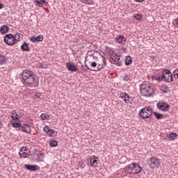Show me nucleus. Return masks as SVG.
I'll use <instances>...</instances> for the list:
<instances>
[{
    "label": "nucleus",
    "instance_id": "obj_1",
    "mask_svg": "<svg viewBox=\"0 0 178 178\" xmlns=\"http://www.w3.org/2000/svg\"><path fill=\"white\" fill-rule=\"evenodd\" d=\"M20 79L23 84L31 86L34 84V81H35V75L33 73V72L25 70L22 72Z\"/></svg>",
    "mask_w": 178,
    "mask_h": 178
},
{
    "label": "nucleus",
    "instance_id": "obj_2",
    "mask_svg": "<svg viewBox=\"0 0 178 178\" xmlns=\"http://www.w3.org/2000/svg\"><path fill=\"white\" fill-rule=\"evenodd\" d=\"M140 94L143 97H151L154 94V85L150 83H145L140 85Z\"/></svg>",
    "mask_w": 178,
    "mask_h": 178
},
{
    "label": "nucleus",
    "instance_id": "obj_3",
    "mask_svg": "<svg viewBox=\"0 0 178 178\" xmlns=\"http://www.w3.org/2000/svg\"><path fill=\"white\" fill-rule=\"evenodd\" d=\"M125 170L129 173H131L132 175H138L143 172V168L140 165L133 163L129 164L125 167Z\"/></svg>",
    "mask_w": 178,
    "mask_h": 178
},
{
    "label": "nucleus",
    "instance_id": "obj_4",
    "mask_svg": "<svg viewBox=\"0 0 178 178\" xmlns=\"http://www.w3.org/2000/svg\"><path fill=\"white\" fill-rule=\"evenodd\" d=\"M139 115L143 119H148L152 116V109L149 107H145L140 110Z\"/></svg>",
    "mask_w": 178,
    "mask_h": 178
},
{
    "label": "nucleus",
    "instance_id": "obj_5",
    "mask_svg": "<svg viewBox=\"0 0 178 178\" xmlns=\"http://www.w3.org/2000/svg\"><path fill=\"white\" fill-rule=\"evenodd\" d=\"M147 162L150 168H152L153 169H159V166H161L159 159L155 156L149 158Z\"/></svg>",
    "mask_w": 178,
    "mask_h": 178
},
{
    "label": "nucleus",
    "instance_id": "obj_6",
    "mask_svg": "<svg viewBox=\"0 0 178 178\" xmlns=\"http://www.w3.org/2000/svg\"><path fill=\"white\" fill-rule=\"evenodd\" d=\"M95 51H91L88 53L87 58L89 60V63H90V67H97L98 63L97 62L93 61L92 59H97V56H94Z\"/></svg>",
    "mask_w": 178,
    "mask_h": 178
},
{
    "label": "nucleus",
    "instance_id": "obj_7",
    "mask_svg": "<svg viewBox=\"0 0 178 178\" xmlns=\"http://www.w3.org/2000/svg\"><path fill=\"white\" fill-rule=\"evenodd\" d=\"M15 41H16V38L10 33L6 35L4 37V42L7 45H13Z\"/></svg>",
    "mask_w": 178,
    "mask_h": 178
},
{
    "label": "nucleus",
    "instance_id": "obj_8",
    "mask_svg": "<svg viewBox=\"0 0 178 178\" xmlns=\"http://www.w3.org/2000/svg\"><path fill=\"white\" fill-rule=\"evenodd\" d=\"M110 62H111V63H113L114 65H118V66H120V56H119L118 55H116L115 54H110Z\"/></svg>",
    "mask_w": 178,
    "mask_h": 178
},
{
    "label": "nucleus",
    "instance_id": "obj_9",
    "mask_svg": "<svg viewBox=\"0 0 178 178\" xmlns=\"http://www.w3.org/2000/svg\"><path fill=\"white\" fill-rule=\"evenodd\" d=\"M156 106L160 111H163V112H168L170 108V105L165 102H159L156 104Z\"/></svg>",
    "mask_w": 178,
    "mask_h": 178
},
{
    "label": "nucleus",
    "instance_id": "obj_10",
    "mask_svg": "<svg viewBox=\"0 0 178 178\" xmlns=\"http://www.w3.org/2000/svg\"><path fill=\"white\" fill-rule=\"evenodd\" d=\"M120 97L126 104H133V98H131L127 93L126 92H121Z\"/></svg>",
    "mask_w": 178,
    "mask_h": 178
},
{
    "label": "nucleus",
    "instance_id": "obj_11",
    "mask_svg": "<svg viewBox=\"0 0 178 178\" xmlns=\"http://www.w3.org/2000/svg\"><path fill=\"white\" fill-rule=\"evenodd\" d=\"M44 131L47 132L48 136H50L51 137H55L56 136V132L54 129H49V127L46 126L44 128Z\"/></svg>",
    "mask_w": 178,
    "mask_h": 178
},
{
    "label": "nucleus",
    "instance_id": "obj_12",
    "mask_svg": "<svg viewBox=\"0 0 178 178\" xmlns=\"http://www.w3.org/2000/svg\"><path fill=\"white\" fill-rule=\"evenodd\" d=\"M19 130L24 133H30L31 131V128L30 127V125L24 124L23 125H21Z\"/></svg>",
    "mask_w": 178,
    "mask_h": 178
},
{
    "label": "nucleus",
    "instance_id": "obj_13",
    "mask_svg": "<svg viewBox=\"0 0 178 178\" xmlns=\"http://www.w3.org/2000/svg\"><path fill=\"white\" fill-rule=\"evenodd\" d=\"M66 67L70 72H77V67L72 63H67Z\"/></svg>",
    "mask_w": 178,
    "mask_h": 178
},
{
    "label": "nucleus",
    "instance_id": "obj_14",
    "mask_svg": "<svg viewBox=\"0 0 178 178\" xmlns=\"http://www.w3.org/2000/svg\"><path fill=\"white\" fill-rule=\"evenodd\" d=\"M90 165L94 168H97V165H98V157L92 156L90 158Z\"/></svg>",
    "mask_w": 178,
    "mask_h": 178
},
{
    "label": "nucleus",
    "instance_id": "obj_15",
    "mask_svg": "<svg viewBox=\"0 0 178 178\" xmlns=\"http://www.w3.org/2000/svg\"><path fill=\"white\" fill-rule=\"evenodd\" d=\"M155 80H156L157 81H162V80H165L166 83H172V79L170 80L167 79V77L163 75L155 76Z\"/></svg>",
    "mask_w": 178,
    "mask_h": 178
},
{
    "label": "nucleus",
    "instance_id": "obj_16",
    "mask_svg": "<svg viewBox=\"0 0 178 178\" xmlns=\"http://www.w3.org/2000/svg\"><path fill=\"white\" fill-rule=\"evenodd\" d=\"M25 168L28 170H38L40 169V167H38V165H37L26 164L25 165Z\"/></svg>",
    "mask_w": 178,
    "mask_h": 178
},
{
    "label": "nucleus",
    "instance_id": "obj_17",
    "mask_svg": "<svg viewBox=\"0 0 178 178\" xmlns=\"http://www.w3.org/2000/svg\"><path fill=\"white\" fill-rule=\"evenodd\" d=\"M115 40L117 42H118V44H123V42H126V38H124V36H117L115 38Z\"/></svg>",
    "mask_w": 178,
    "mask_h": 178
},
{
    "label": "nucleus",
    "instance_id": "obj_18",
    "mask_svg": "<svg viewBox=\"0 0 178 178\" xmlns=\"http://www.w3.org/2000/svg\"><path fill=\"white\" fill-rule=\"evenodd\" d=\"M21 49H22V51L29 52L30 47H29V44H27V42H24V44H22L21 45Z\"/></svg>",
    "mask_w": 178,
    "mask_h": 178
},
{
    "label": "nucleus",
    "instance_id": "obj_19",
    "mask_svg": "<svg viewBox=\"0 0 178 178\" xmlns=\"http://www.w3.org/2000/svg\"><path fill=\"white\" fill-rule=\"evenodd\" d=\"M8 31H9V27L5 25H3L2 26H1L0 33H1V34H6Z\"/></svg>",
    "mask_w": 178,
    "mask_h": 178
},
{
    "label": "nucleus",
    "instance_id": "obj_20",
    "mask_svg": "<svg viewBox=\"0 0 178 178\" xmlns=\"http://www.w3.org/2000/svg\"><path fill=\"white\" fill-rule=\"evenodd\" d=\"M131 63H133V60H131V57L130 56H126V58H125L126 66H130Z\"/></svg>",
    "mask_w": 178,
    "mask_h": 178
},
{
    "label": "nucleus",
    "instance_id": "obj_21",
    "mask_svg": "<svg viewBox=\"0 0 178 178\" xmlns=\"http://www.w3.org/2000/svg\"><path fill=\"white\" fill-rule=\"evenodd\" d=\"M11 118L13 119V120H17V119H19V114H17V113L16 112V111L13 110L11 112Z\"/></svg>",
    "mask_w": 178,
    "mask_h": 178
},
{
    "label": "nucleus",
    "instance_id": "obj_22",
    "mask_svg": "<svg viewBox=\"0 0 178 178\" xmlns=\"http://www.w3.org/2000/svg\"><path fill=\"white\" fill-rule=\"evenodd\" d=\"M6 60H8V58L0 54V65H5Z\"/></svg>",
    "mask_w": 178,
    "mask_h": 178
},
{
    "label": "nucleus",
    "instance_id": "obj_23",
    "mask_svg": "<svg viewBox=\"0 0 178 178\" xmlns=\"http://www.w3.org/2000/svg\"><path fill=\"white\" fill-rule=\"evenodd\" d=\"M103 67L104 65L97 63V67L96 69L93 70V72H99V70H102Z\"/></svg>",
    "mask_w": 178,
    "mask_h": 178
},
{
    "label": "nucleus",
    "instance_id": "obj_24",
    "mask_svg": "<svg viewBox=\"0 0 178 178\" xmlns=\"http://www.w3.org/2000/svg\"><path fill=\"white\" fill-rule=\"evenodd\" d=\"M162 73L163 76H172V72L169 70H163Z\"/></svg>",
    "mask_w": 178,
    "mask_h": 178
},
{
    "label": "nucleus",
    "instance_id": "obj_25",
    "mask_svg": "<svg viewBox=\"0 0 178 178\" xmlns=\"http://www.w3.org/2000/svg\"><path fill=\"white\" fill-rule=\"evenodd\" d=\"M50 147H58V141L55 140H52L50 141Z\"/></svg>",
    "mask_w": 178,
    "mask_h": 178
},
{
    "label": "nucleus",
    "instance_id": "obj_26",
    "mask_svg": "<svg viewBox=\"0 0 178 178\" xmlns=\"http://www.w3.org/2000/svg\"><path fill=\"white\" fill-rule=\"evenodd\" d=\"M19 155L21 158H27V155H29V154L27 152H25L24 151H20L19 152Z\"/></svg>",
    "mask_w": 178,
    "mask_h": 178
},
{
    "label": "nucleus",
    "instance_id": "obj_27",
    "mask_svg": "<svg viewBox=\"0 0 178 178\" xmlns=\"http://www.w3.org/2000/svg\"><path fill=\"white\" fill-rule=\"evenodd\" d=\"M83 3H86V5H92V0H80Z\"/></svg>",
    "mask_w": 178,
    "mask_h": 178
},
{
    "label": "nucleus",
    "instance_id": "obj_28",
    "mask_svg": "<svg viewBox=\"0 0 178 178\" xmlns=\"http://www.w3.org/2000/svg\"><path fill=\"white\" fill-rule=\"evenodd\" d=\"M154 115L156 116V119H162V118H163V115L159 113L154 112Z\"/></svg>",
    "mask_w": 178,
    "mask_h": 178
},
{
    "label": "nucleus",
    "instance_id": "obj_29",
    "mask_svg": "<svg viewBox=\"0 0 178 178\" xmlns=\"http://www.w3.org/2000/svg\"><path fill=\"white\" fill-rule=\"evenodd\" d=\"M35 5L39 6V8L42 7V3H41V0H35Z\"/></svg>",
    "mask_w": 178,
    "mask_h": 178
},
{
    "label": "nucleus",
    "instance_id": "obj_30",
    "mask_svg": "<svg viewBox=\"0 0 178 178\" xmlns=\"http://www.w3.org/2000/svg\"><path fill=\"white\" fill-rule=\"evenodd\" d=\"M177 134H176L175 133H171L169 134V138H171L172 140H175V138H176Z\"/></svg>",
    "mask_w": 178,
    "mask_h": 178
},
{
    "label": "nucleus",
    "instance_id": "obj_31",
    "mask_svg": "<svg viewBox=\"0 0 178 178\" xmlns=\"http://www.w3.org/2000/svg\"><path fill=\"white\" fill-rule=\"evenodd\" d=\"M36 40H37V42L43 41L44 40V36L42 35H39L38 36L36 37Z\"/></svg>",
    "mask_w": 178,
    "mask_h": 178
},
{
    "label": "nucleus",
    "instance_id": "obj_32",
    "mask_svg": "<svg viewBox=\"0 0 178 178\" xmlns=\"http://www.w3.org/2000/svg\"><path fill=\"white\" fill-rule=\"evenodd\" d=\"M12 124H13V127L15 128L19 127L20 129V127H22V124L19 122H13Z\"/></svg>",
    "mask_w": 178,
    "mask_h": 178
},
{
    "label": "nucleus",
    "instance_id": "obj_33",
    "mask_svg": "<svg viewBox=\"0 0 178 178\" xmlns=\"http://www.w3.org/2000/svg\"><path fill=\"white\" fill-rule=\"evenodd\" d=\"M134 19H136V20H141L143 19V17H141V15H140V14H135Z\"/></svg>",
    "mask_w": 178,
    "mask_h": 178
},
{
    "label": "nucleus",
    "instance_id": "obj_34",
    "mask_svg": "<svg viewBox=\"0 0 178 178\" xmlns=\"http://www.w3.org/2000/svg\"><path fill=\"white\" fill-rule=\"evenodd\" d=\"M31 41L32 42H37V37L35 36H32L31 38H30Z\"/></svg>",
    "mask_w": 178,
    "mask_h": 178
},
{
    "label": "nucleus",
    "instance_id": "obj_35",
    "mask_svg": "<svg viewBox=\"0 0 178 178\" xmlns=\"http://www.w3.org/2000/svg\"><path fill=\"white\" fill-rule=\"evenodd\" d=\"M165 77H167L168 80H172V81H173V75L171 74V76L169 75H165L164 76Z\"/></svg>",
    "mask_w": 178,
    "mask_h": 178
},
{
    "label": "nucleus",
    "instance_id": "obj_36",
    "mask_svg": "<svg viewBox=\"0 0 178 178\" xmlns=\"http://www.w3.org/2000/svg\"><path fill=\"white\" fill-rule=\"evenodd\" d=\"M14 38H15V40H17V41H19V38H20V33H17L14 37Z\"/></svg>",
    "mask_w": 178,
    "mask_h": 178
},
{
    "label": "nucleus",
    "instance_id": "obj_37",
    "mask_svg": "<svg viewBox=\"0 0 178 178\" xmlns=\"http://www.w3.org/2000/svg\"><path fill=\"white\" fill-rule=\"evenodd\" d=\"M173 74L175 76V77H176V79H178V70H175L174 72H173Z\"/></svg>",
    "mask_w": 178,
    "mask_h": 178
},
{
    "label": "nucleus",
    "instance_id": "obj_38",
    "mask_svg": "<svg viewBox=\"0 0 178 178\" xmlns=\"http://www.w3.org/2000/svg\"><path fill=\"white\" fill-rule=\"evenodd\" d=\"M40 67L41 69H47V65L46 64H40Z\"/></svg>",
    "mask_w": 178,
    "mask_h": 178
},
{
    "label": "nucleus",
    "instance_id": "obj_39",
    "mask_svg": "<svg viewBox=\"0 0 178 178\" xmlns=\"http://www.w3.org/2000/svg\"><path fill=\"white\" fill-rule=\"evenodd\" d=\"M123 80H124V81H129V80H130V77L127 75L123 77Z\"/></svg>",
    "mask_w": 178,
    "mask_h": 178
},
{
    "label": "nucleus",
    "instance_id": "obj_40",
    "mask_svg": "<svg viewBox=\"0 0 178 178\" xmlns=\"http://www.w3.org/2000/svg\"><path fill=\"white\" fill-rule=\"evenodd\" d=\"M41 118H42V120H45L47 119V115L45 114L42 113L41 115Z\"/></svg>",
    "mask_w": 178,
    "mask_h": 178
},
{
    "label": "nucleus",
    "instance_id": "obj_41",
    "mask_svg": "<svg viewBox=\"0 0 178 178\" xmlns=\"http://www.w3.org/2000/svg\"><path fill=\"white\" fill-rule=\"evenodd\" d=\"M85 67H87L88 70H90L91 72H94V70L90 68L87 64H85Z\"/></svg>",
    "mask_w": 178,
    "mask_h": 178
},
{
    "label": "nucleus",
    "instance_id": "obj_42",
    "mask_svg": "<svg viewBox=\"0 0 178 178\" xmlns=\"http://www.w3.org/2000/svg\"><path fill=\"white\" fill-rule=\"evenodd\" d=\"M26 149H27V147H21L20 151H26Z\"/></svg>",
    "mask_w": 178,
    "mask_h": 178
},
{
    "label": "nucleus",
    "instance_id": "obj_43",
    "mask_svg": "<svg viewBox=\"0 0 178 178\" xmlns=\"http://www.w3.org/2000/svg\"><path fill=\"white\" fill-rule=\"evenodd\" d=\"M136 2H144L145 0H134Z\"/></svg>",
    "mask_w": 178,
    "mask_h": 178
},
{
    "label": "nucleus",
    "instance_id": "obj_44",
    "mask_svg": "<svg viewBox=\"0 0 178 178\" xmlns=\"http://www.w3.org/2000/svg\"><path fill=\"white\" fill-rule=\"evenodd\" d=\"M40 2L42 3V5H44V3H45V0H40Z\"/></svg>",
    "mask_w": 178,
    "mask_h": 178
},
{
    "label": "nucleus",
    "instance_id": "obj_45",
    "mask_svg": "<svg viewBox=\"0 0 178 178\" xmlns=\"http://www.w3.org/2000/svg\"><path fill=\"white\" fill-rule=\"evenodd\" d=\"M37 156H38V158H40L41 156H42V154H37Z\"/></svg>",
    "mask_w": 178,
    "mask_h": 178
},
{
    "label": "nucleus",
    "instance_id": "obj_46",
    "mask_svg": "<svg viewBox=\"0 0 178 178\" xmlns=\"http://www.w3.org/2000/svg\"><path fill=\"white\" fill-rule=\"evenodd\" d=\"M176 24H177V26H178V18L176 19Z\"/></svg>",
    "mask_w": 178,
    "mask_h": 178
},
{
    "label": "nucleus",
    "instance_id": "obj_47",
    "mask_svg": "<svg viewBox=\"0 0 178 178\" xmlns=\"http://www.w3.org/2000/svg\"><path fill=\"white\" fill-rule=\"evenodd\" d=\"M2 8H3V6H2V4H0V9H2Z\"/></svg>",
    "mask_w": 178,
    "mask_h": 178
},
{
    "label": "nucleus",
    "instance_id": "obj_48",
    "mask_svg": "<svg viewBox=\"0 0 178 178\" xmlns=\"http://www.w3.org/2000/svg\"><path fill=\"white\" fill-rule=\"evenodd\" d=\"M163 92H165V93H166V92H168V91H167V90H164Z\"/></svg>",
    "mask_w": 178,
    "mask_h": 178
},
{
    "label": "nucleus",
    "instance_id": "obj_49",
    "mask_svg": "<svg viewBox=\"0 0 178 178\" xmlns=\"http://www.w3.org/2000/svg\"><path fill=\"white\" fill-rule=\"evenodd\" d=\"M103 63H104V65H105V60L103 61Z\"/></svg>",
    "mask_w": 178,
    "mask_h": 178
},
{
    "label": "nucleus",
    "instance_id": "obj_50",
    "mask_svg": "<svg viewBox=\"0 0 178 178\" xmlns=\"http://www.w3.org/2000/svg\"><path fill=\"white\" fill-rule=\"evenodd\" d=\"M87 60H86L85 63L86 62Z\"/></svg>",
    "mask_w": 178,
    "mask_h": 178
},
{
    "label": "nucleus",
    "instance_id": "obj_51",
    "mask_svg": "<svg viewBox=\"0 0 178 178\" xmlns=\"http://www.w3.org/2000/svg\"><path fill=\"white\" fill-rule=\"evenodd\" d=\"M87 60H86L85 63L86 62Z\"/></svg>",
    "mask_w": 178,
    "mask_h": 178
}]
</instances>
